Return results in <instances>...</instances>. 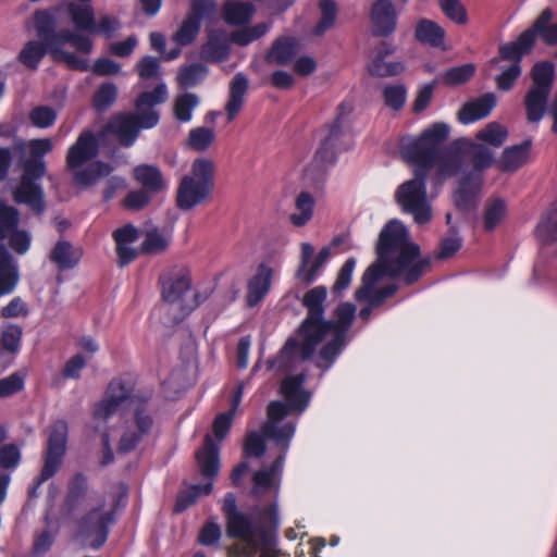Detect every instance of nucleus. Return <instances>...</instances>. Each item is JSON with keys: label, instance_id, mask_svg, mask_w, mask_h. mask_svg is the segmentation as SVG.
<instances>
[{"label": "nucleus", "instance_id": "nucleus-1", "mask_svg": "<svg viewBox=\"0 0 557 557\" xmlns=\"http://www.w3.org/2000/svg\"><path fill=\"white\" fill-rule=\"evenodd\" d=\"M377 260L363 273L361 286L356 290L357 300H367L379 307L385 300L375 289L384 277H403L407 285L417 282L430 267V258H420V247L410 242L408 231L399 220H391L381 231L376 243Z\"/></svg>", "mask_w": 557, "mask_h": 557}, {"label": "nucleus", "instance_id": "nucleus-2", "mask_svg": "<svg viewBox=\"0 0 557 557\" xmlns=\"http://www.w3.org/2000/svg\"><path fill=\"white\" fill-rule=\"evenodd\" d=\"M449 132L450 127L446 123L436 122L425 128L418 138L401 144L403 159L416 168L413 177L400 184L396 189L395 199L403 212L412 215L418 225H424L433 218L426 181L430 178L435 187H440L444 183L436 181L438 162L435 145L438 141H446Z\"/></svg>", "mask_w": 557, "mask_h": 557}, {"label": "nucleus", "instance_id": "nucleus-3", "mask_svg": "<svg viewBox=\"0 0 557 557\" xmlns=\"http://www.w3.org/2000/svg\"><path fill=\"white\" fill-rule=\"evenodd\" d=\"M221 509L226 535L243 542L231 545L227 557H255L258 553L259 557H284L276 547L274 535L278 527L276 503L257 505L245 512L238 509L236 495L230 492L225 494Z\"/></svg>", "mask_w": 557, "mask_h": 557}, {"label": "nucleus", "instance_id": "nucleus-4", "mask_svg": "<svg viewBox=\"0 0 557 557\" xmlns=\"http://www.w3.org/2000/svg\"><path fill=\"white\" fill-rule=\"evenodd\" d=\"M306 377L307 374L304 371L297 375L286 376L282 381L281 393L285 396L288 405L282 401H272L268 406V419L262 424L263 433L274 440L281 453L269 468L258 470L252 475L253 485L250 495L255 498H260L271 492L275 494L278 492L285 456L296 430L293 422L282 425L278 423L288 414L289 409L298 412L306 409L309 403V394L302 388Z\"/></svg>", "mask_w": 557, "mask_h": 557}, {"label": "nucleus", "instance_id": "nucleus-5", "mask_svg": "<svg viewBox=\"0 0 557 557\" xmlns=\"http://www.w3.org/2000/svg\"><path fill=\"white\" fill-rule=\"evenodd\" d=\"M139 131L137 114L116 115L96 135L90 131L79 134L66 154V166L73 172L75 184L87 187L112 172L110 164L95 161L101 146L106 145L109 136H114L125 147L134 145Z\"/></svg>", "mask_w": 557, "mask_h": 557}, {"label": "nucleus", "instance_id": "nucleus-6", "mask_svg": "<svg viewBox=\"0 0 557 557\" xmlns=\"http://www.w3.org/2000/svg\"><path fill=\"white\" fill-rule=\"evenodd\" d=\"M158 283L162 299L159 310L168 326L181 323L209 297L208 292L193 288L191 272L185 265L163 270Z\"/></svg>", "mask_w": 557, "mask_h": 557}, {"label": "nucleus", "instance_id": "nucleus-7", "mask_svg": "<svg viewBox=\"0 0 557 557\" xmlns=\"http://www.w3.org/2000/svg\"><path fill=\"white\" fill-rule=\"evenodd\" d=\"M28 148L32 158L24 161L21 181L13 188L12 196L16 203L25 205L34 213L41 214L46 210L45 193L36 181L46 174L42 157L53 149V144L49 138L33 139Z\"/></svg>", "mask_w": 557, "mask_h": 557}, {"label": "nucleus", "instance_id": "nucleus-8", "mask_svg": "<svg viewBox=\"0 0 557 557\" xmlns=\"http://www.w3.org/2000/svg\"><path fill=\"white\" fill-rule=\"evenodd\" d=\"M444 141L435 145L438 162L436 181L445 182L456 175L467 160L472 162L474 170L482 171L490 168L494 161L493 151L482 144L468 138H459L447 147H442Z\"/></svg>", "mask_w": 557, "mask_h": 557}, {"label": "nucleus", "instance_id": "nucleus-9", "mask_svg": "<svg viewBox=\"0 0 557 557\" xmlns=\"http://www.w3.org/2000/svg\"><path fill=\"white\" fill-rule=\"evenodd\" d=\"M215 163L209 158L194 160L190 173L182 177L176 190V206L188 211L203 203L214 188Z\"/></svg>", "mask_w": 557, "mask_h": 557}, {"label": "nucleus", "instance_id": "nucleus-10", "mask_svg": "<svg viewBox=\"0 0 557 557\" xmlns=\"http://www.w3.org/2000/svg\"><path fill=\"white\" fill-rule=\"evenodd\" d=\"M67 433L69 428L64 420H58L50 426L44 466L40 474L34 480V485L28 490L30 498L38 497L41 484L51 479L61 468L66 453Z\"/></svg>", "mask_w": 557, "mask_h": 557}, {"label": "nucleus", "instance_id": "nucleus-11", "mask_svg": "<svg viewBox=\"0 0 557 557\" xmlns=\"http://www.w3.org/2000/svg\"><path fill=\"white\" fill-rule=\"evenodd\" d=\"M301 337L299 341L296 337H289L280 354L267 361L269 370H274L280 373H290L295 371L300 363L309 360L317 346L321 343V337L310 333H298Z\"/></svg>", "mask_w": 557, "mask_h": 557}, {"label": "nucleus", "instance_id": "nucleus-12", "mask_svg": "<svg viewBox=\"0 0 557 557\" xmlns=\"http://www.w3.org/2000/svg\"><path fill=\"white\" fill-rule=\"evenodd\" d=\"M112 520V511L106 509L104 505L91 508L78 522L75 540L85 548H100L108 539Z\"/></svg>", "mask_w": 557, "mask_h": 557}, {"label": "nucleus", "instance_id": "nucleus-13", "mask_svg": "<svg viewBox=\"0 0 557 557\" xmlns=\"http://www.w3.org/2000/svg\"><path fill=\"white\" fill-rule=\"evenodd\" d=\"M524 50L519 41H512L499 47L498 55L490 61L491 67H497L500 73L495 77L497 88L503 91L510 90L521 75V60Z\"/></svg>", "mask_w": 557, "mask_h": 557}, {"label": "nucleus", "instance_id": "nucleus-14", "mask_svg": "<svg viewBox=\"0 0 557 557\" xmlns=\"http://www.w3.org/2000/svg\"><path fill=\"white\" fill-rule=\"evenodd\" d=\"M135 389V380L129 375H122L113 380L102 400L94 409V418L106 422L120 407L131 401Z\"/></svg>", "mask_w": 557, "mask_h": 557}, {"label": "nucleus", "instance_id": "nucleus-15", "mask_svg": "<svg viewBox=\"0 0 557 557\" xmlns=\"http://www.w3.org/2000/svg\"><path fill=\"white\" fill-rule=\"evenodd\" d=\"M326 288L322 285L309 289L302 298V306L308 310L307 317L298 327V333H310L321 337L322 331L327 324L324 323V301Z\"/></svg>", "mask_w": 557, "mask_h": 557}, {"label": "nucleus", "instance_id": "nucleus-16", "mask_svg": "<svg viewBox=\"0 0 557 557\" xmlns=\"http://www.w3.org/2000/svg\"><path fill=\"white\" fill-rule=\"evenodd\" d=\"M554 12L550 8L544 9L533 23L532 27L525 29L518 37L519 45L529 52L534 46L535 36L539 34L542 40L548 46L557 45V24H553Z\"/></svg>", "mask_w": 557, "mask_h": 557}, {"label": "nucleus", "instance_id": "nucleus-17", "mask_svg": "<svg viewBox=\"0 0 557 557\" xmlns=\"http://www.w3.org/2000/svg\"><path fill=\"white\" fill-rule=\"evenodd\" d=\"M169 100L165 83L160 81L151 90H141V129L152 128L160 121V107Z\"/></svg>", "mask_w": 557, "mask_h": 557}, {"label": "nucleus", "instance_id": "nucleus-18", "mask_svg": "<svg viewBox=\"0 0 557 557\" xmlns=\"http://www.w3.org/2000/svg\"><path fill=\"white\" fill-rule=\"evenodd\" d=\"M397 11L392 0H375L370 9L372 34L387 37L397 27Z\"/></svg>", "mask_w": 557, "mask_h": 557}, {"label": "nucleus", "instance_id": "nucleus-19", "mask_svg": "<svg viewBox=\"0 0 557 557\" xmlns=\"http://www.w3.org/2000/svg\"><path fill=\"white\" fill-rule=\"evenodd\" d=\"M87 478L76 473L69 482L66 497L60 508V521L65 523L72 520L83 507L87 494Z\"/></svg>", "mask_w": 557, "mask_h": 557}, {"label": "nucleus", "instance_id": "nucleus-20", "mask_svg": "<svg viewBox=\"0 0 557 557\" xmlns=\"http://www.w3.org/2000/svg\"><path fill=\"white\" fill-rule=\"evenodd\" d=\"M172 234L166 227L154 225L147 221L141 228V255L160 256L166 252L171 245Z\"/></svg>", "mask_w": 557, "mask_h": 557}, {"label": "nucleus", "instance_id": "nucleus-21", "mask_svg": "<svg viewBox=\"0 0 557 557\" xmlns=\"http://www.w3.org/2000/svg\"><path fill=\"white\" fill-rule=\"evenodd\" d=\"M395 52V48L386 41H382L375 49L368 71L370 75L376 77L396 76L404 72L405 66L399 61H386L385 59Z\"/></svg>", "mask_w": 557, "mask_h": 557}, {"label": "nucleus", "instance_id": "nucleus-22", "mask_svg": "<svg viewBox=\"0 0 557 557\" xmlns=\"http://www.w3.org/2000/svg\"><path fill=\"white\" fill-rule=\"evenodd\" d=\"M138 236L139 232L133 224H126L113 231L112 237L116 246L117 264L121 268L128 265L138 257L137 249L132 247Z\"/></svg>", "mask_w": 557, "mask_h": 557}, {"label": "nucleus", "instance_id": "nucleus-23", "mask_svg": "<svg viewBox=\"0 0 557 557\" xmlns=\"http://www.w3.org/2000/svg\"><path fill=\"white\" fill-rule=\"evenodd\" d=\"M168 188L169 182L158 166L141 164V208Z\"/></svg>", "mask_w": 557, "mask_h": 557}, {"label": "nucleus", "instance_id": "nucleus-24", "mask_svg": "<svg viewBox=\"0 0 557 557\" xmlns=\"http://www.w3.org/2000/svg\"><path fill=\"white\" fill-rule=\"evenodd\" d=\"M342 135L341 115L329 126L327 135L322 139L318 150L315 151L312 166L319 171L325 165L333 164L336 160L335 147Z\"/></svg>", "mask_w": 557, "mask_h": 557}, {"label": "nucleus", "instance_id": "nucleus-25", "mask_svg": "<svg viewBox=\"0 0 557 557\" xmlns=\"http://www.w3.org/2000/svg\"><path fill=\"white\" fill-rule=\"evenodd\" d=\"M196 461L201 475L212 480L220 470L219 446L210 434L203 440V445L196 451Z\"/></svg>", "mask_w": 557, "mask_h": 557}, {"label": "nucleus", "instance_id": "nucleus-26", "mask_svg": "<svg viewBox=\"0 0 557 557\" xmlns=\"http://www.w3.org/2000/svg\"><path fill=\"white\" fill-rule=\"evenodd\" d=\"M231 35L223 29H213L208 34V40L202 46L201 58L208 62H222L230 55Z\"/></svg>", "mask_w": 557, "mask_h": 557}, {"label": "nucleus", "instance_id": "nucleus-27", "mask_svg": "<svg viewBox=\"0 0 557 557\" xmlns=\"http://www.w3.org/2000/svg\"><path fill=\"white\" fill-rule=\"evenodd\" d=\"M300 50V41L297 38L284 35L273 41L265 59L272 64L286 65L295 59Z\"/></svg>", "mask_w": 557, "mask_h": 557}, {"label": "nucleus", "instance_id": "nucleus-28", "mask_svg": "<svg viewBox=\"0 0 557 557\" xmlns=\"http://www.w3.org/2000/svg\"><path fill=\"white\" fill-rule=\"evenodd\" d=\"M496 96L492 92L484 94L478 99L467 102L458 112V120L462 124H470L486 117L496 107Z\"/></svg>", "mask_w": 557, "mask_h": 557}, {"label": "nucleus", "instance_id": "nucleus-29", "mask_svg": "<svg viewBox=\"0 0 557 557\" xmlns=\"http://www.w3.org/2000/svg\"><path fill=\"white\" fill-rule=\"evenodd\" d=\"M249 88L248 77L242 73H236L228 85V99L225 104L227 121H233L242 111L245 103V96Z\"/></svg>", "mask_w": 557, "mask_h": 557}, {"label": "nucleus", "instance_id": "nucleus-30", "mask_svg": "<svg viewBox=\"0 0 557 557\" xmlns=\"http://www.w3.org/2000/svg\"><path fill=\"white\" fill-rule=\"evenodd\" d=\"M20 281L18 265L5 246L0 245V297L12 294Z\"/></svg>", "mask_w": 557, "mask_h": 557}, {"label": "nucleus", "instance_id": "nucleus-31", "mask_svg": "<svg viewBox=\"0 0 557 557\" xmlns=\"http://www.w3.org/2000/svg\"><path fill=\"white\" fill-rule=\"evenodd\" d=\"M356 314V307L350 302L341 304L335 309L334 320H325L327 324L324 331L321 333V342L324 339L326 334L333 333L344 338H348L347 333L354 322Z\"/></svg>", "mask_w": 557, "mask_h": 557}, {"label": "nucleus", "instance_id": "nucleus-32", "mask_svg": "<svg viewBox=\"0 0 557 557\" xmlns=\"http://www.w3.org/2000/svg\"><path fill=\"white\" fill-rule=\"evenodd\" d=\"M273 271L265 264L258 267L257 273L248 282L246 301L249 307L257 306L269 293Z\"/></svg>", "mask_w": 557, "mask_h": 557}, {"label": "nucleus", "instance_id": "nucleus-33", "mask_svg": "<svg viewBox=\"0 0 557 557\" xmlns=\"http://www.w3.org/2000/svg\"><path fill=\"white\" fill-rule=\"evenodd\" d=\"M532 148V139L528 138L519 145H513L504 149L497 164L503 172H515L524 165Z\"/></svg>", "mask_w": 557, "mask_h": 557}, {"label": "nucleus", "instance_id": "nucleus-34", "mask_svg": "<svg viewBox=\"0 0 557 557\" xmlns=\"http://www.w3.org/2000/svg\"><path fill=\"white\" fill-rule=\"evenodd\" d=\"M535 237L542 249L557 245V202L542 214L535 227Z\"/></svg>", "mask_w": 557, "mask_h": 557}, {"label": "nucleus", "instance_id": "nucleus-35", "mask_svg": "<svg viewBox=\"0 0 557 557\" xmlns=\"http://www.w3.org/2000/svg\"><path fill=\"white\" fill-rule=\"evenodd\" d=\"M255 12V5L248 1L227 0L222 7L224 22L233 26L248 24L253 17Z\"/></svg>", "mask_w": 557, "mask_h": 557}, {"label": "nucleus", "instance_id": "nucleus-36", "mask_svg": "<svg viewBox=\"0 0 557 557\" xmlns=\"http://www.w3.org/2000/svg\"><path fill=\"white\" fill-rule=\"evenodd\" d=\"M82 256L83 251L79 248L74 247L70 242L60 240L51 250L50 260L63 271L76 267Z\"/></svg>", "mask_w": 557, "mask_h": 557}, {"label": "nucleus", "instance_id": "nucleus-37", "mask_svg": "<svg viewBox=\"0 0 557 557\" xmlns=\"http://www.w3.org/2000/svg\"><path fill=\"white\" fill-rule=\"evenodd\" d=\"M91 0H76L69 4L72 22L78 30L96 32L94 10L89 4Z\"/></svg>", "mask_w": 557, "mask_h": 557}, {"label": "nucleus", "instance_id": "nucleus-38", "mask_svg": "<svg viewBox=\"0 0 557 557\" xmlns=\"http://www.w3.org/2000/svg\"><path fill=\"white\" fill-rule=\"evenodd\" d=\"M550 92L530 88L524 96L527 120L530 123H539L545 112H548L547 102Z\"/></svg>", "mask_w": 557, "mask_h": 557}, {"label": "nucleus", "instance_id": "nucleus-39", "mask_svg": "<svg viewBox=\"0 0 557 557\" xmlns=\"http://www.w3.org/2000/svg\"><path fill=\"white\" fill-rule=\"evenodd\" d=\"M416 39L434 48H440L444 45L445 29L436 22L421 18L416 26Z\"/></svg>", "mask_w": 557, "mask_h": 557}, {"label": "nucleus", "instance_id": "nucleus-40", "mask_svg": "<svg viewBox=\"0 0 557 557\" xmlns=\"http://www.w3.org/2000/svg\"><path fill=\"white\" fill-rule=\"evenodd\" d=\"M481 181L476 174H468L459 182L455 193V203L459 209L469 210L472 208L474 198L480 190Z\"/></svg>", "mask_w": 557, "mask_h": 557}, {"label": "nucleus", "instance_id": "nucleus-41", "mask_svg": "<svg viewBox=\"0 0 557 557\" xmlns=\"http://www.w3.org/2000/svg\"><path fill=\"white\" fill-rule=\"evenodd\" d=\"M193 21L199 23H214L219 16V4L216 0H190L186 14Z\"/></svg>", "mask_w": 557, "mask_h": 557}, {"label": "nucleus", "instance_id": "nucleus-42", "mask_svg": "<svg viewBox=\"0 0 557 557\" xmlns=\"http://www.w3.org/2000/svg\"><path fill=\"white\" fill-rule=\"evenodd\" d=\"M347 343L348 338L333 334V338L329 341L319 351L315 366L323 371L329 370Z\"/></svg>", "mask_w": 557, "mask_h": 557}, {"label": "nucleus", "instance_id": "nucleus-43", "mask_svg": "<svg viewBox=\"0 0 557 557\" xmlns=\"http://www.w3.org/2000/svg\"><path fill=\"white\" fill-rule=\"evenodd\" d=\"M507 216V203L502 198L488 199L484 207L483 226L487 232L494 231Z\"/></svg>", "mask_w": 557, "mask_h": 557}, {"label": "nucleus", "instance_id": "nucleus-44", "mask_svg": "<svg viewBox=\"0 0 557 557\" xmlns=\"http://www.w3.org/2000/svg\"><path fill=\"white\" fill-rule=\"evenodd\" d=\"M212 490H213L212 482H208L203 485L195 484V485L189 486L188 488L182 491L177 495L174 511L183 512L188 507L194 505L201 495H209L212 492Z\"/></svg>", "mask_w": 557, "mask_h": 557}, {"label": "nucleus", "instance_id": "nucleus-45", "mask_svg": "<svg viewBox=\"0 0 557 557\" xmlns=\"http://www.w3.org/2000/svg\"><path fill=\"white\" fill-rule=\"evenodd\" d=\"M531 76L533 85L530 88L550 92L555 76L554 64L548 61L534 64Z\"/></svg>", "mask_w": 557, "mask_h": 557}, {"label": "nucleus", "instance_id": "nucleus-46", "mask_svg": "<svg viewBox=\"0 0 557 557\" xmlns=\"http://www.w3.org/2000/svg\"><path fill=\"white\" fill-rule=\"evenodd\" d=\"M270 26L269 23L261 22L253 26L234 30L231 33V41L240 47H245L264 36L269 32Z\"/></svg>", "mask_w": 557, "mask_h": 557}, {"label": "nucleus", "instance_id": "nucleus-47", "mask_svg": "<svg viewBox=\"0 0 557 557\" xmlns=\"http://www.w3.org/2000/svg\"><path fill=\"white\" fill-rule=\"evenodd\" d=\"M208 74V69L202 63H193L183 66L177 75L180 86L189 88L198 85L205 79Z\"/></svg>", "mask_w": 557, "mask_h": 557}, {"label": "nucleus", "instance_id": "nucleus-48", "mask_svg": "<svg viewBox=\"0 0 557 557\" xmlns=\"http://www.w3.org/2000/svg\"><path fill=\"white\" fill-rule=\"evenodd\" d=\"M507 136V128L497 122H490L476 134V138L479 140L487 143L496 148L500 147L505 143Z\"/></svg>", "mask_w": 557, "mask_h": 557}, {"label": "nucleus", "instance_id": "nucleus-49", "mask_svg": "<svg viewBox=\"0 0 557 557\" xmlns=\"http://www.w3.org/2000/svg\"><path fill=\"white\" fill-rule=\"evenodd\" d=\"M314 199L309 193H301L296 198V209L299 213H293L290 221L296 226H304L313 214Z\"/></svg>", "mask_w": 557, "mask_h": 557}, {"label": "nucleus", "instance_id": "nucleus-50", "mask_svg": "<svg viewBox=\"0 0 557 557\" xmlns=\"http://www.w3.org/2000/svg\"><path fill=\"white\" fill-rule=\"evenodd\" d=\"M199 104L195 94L186 92L176 97L174 101V115L181 122L191 120L194 109Z\"/></svg>", "mask_w": 557, "mask_h": 557}, {"label": "nucleus", "instance_id": "nucleus-51", "mask_svg": "<svg viewBox=\"0 0 557 557\" xmlns=\"http://www.w3.org/2000/svg\"><path fill=\"white\" fill-rule=\"evenodd\" d=\"M265 438L271 440V437L267 436L263 433V429L261 428L260 432L251 431L246 435L244 443V454L246 457H255L260 458L264 455L267 446ZM274 442V440L272 438Z\"/></svg>", "mask_w": 557, "mask_h": 557}, {"label": "nucleus", "instance_id": "nucleus-52", "mask_svg": "<svg viewBox=\"0 0 557 557\" xmlns=\"http://www.w3.org/2000/svg\"><path fill=\"white\" fill-rule=\"evenodd\" d=\"M319 8L321 18L313 29V34L317 36H321L330 29L334 25L337 15L336 3L333 0H320Z\"/></svg>", "mask_w": 557, "mask_h": 557}, {"label": "nucleus", "instance_id": "nucleus-53", "mask_svg": "<svg viewBox=\"0 0 557 557\" xmlns=\"http://www.w3.org/2000/svg\"><path fill=\"white\" fill-rule=\"evenodd\" d=\"M200 29V24L186 15L178 29L173 34L172 40L178 46H188L197 38Z\"/></svg>", "mask_w": 557, "mask_h": 557}, {"label": "nucleus", "instance_id": "nucleus-54", "mask_svg": "<svg viewBox=\"0 0 557 557\" xmlns=\"http://www.w3.org/2000/svg\"><path fill=\"white\" fill-rule=\"evenodd\" d=\"M47 48L42 41H28L20 52V61L29 69H36L45 57Z\"/></svg>", "mask_w": 557, "mask_h": 557}, {"label": "nucleus", "instance_id": "nucleus-55", "mask_svg": "<svg viewBox=\"0 0 557 557\" xmlns=\"http://www.w3.org/2000/svg\"><path fill=\"white\" fill-rule=\"evenodd\" d=\"M474 73L475 66L472 63H467L447 70L441 79L445 85L457 86L468 82Z\"/></svg>", "mask_w": 557, "mask_h": 557}, {"label": "nucleus", "instance_id": "nucleus-56", "mask_svg": "<svg viewBox=\"0 0 557 557\" xmlns=\"http://www.w3.org/2000/svg\"><path fill=\"white\" fill-rule=\"evenodd\" d=\"M189 146L199 152L206 151L215 140V133L213 129L208 127H196L190 129L189 136Z\"/></svg>", "mask_w": 557, "mask_h": 557}, {"label": "nucleus", "instance_id": "nucleus-57", "mask_svg": "<svg viewBox=\"0 0 557 557\" xmlns=\"http://www.w3.org/2000/svg\"><path fill=\"white\" fill-rule=\"evenodd\" d=\"M20 213L17 209L3 205L0 208V239H7L10 233L17 230Z\"/></svg>", "mask_w": 557, "mask_h": 557}, {"label": "nucleus", "instance_id": "nucleus-58", "mask_svg": "<svg viewBox=\"0 0 557 557\" xmlns=\"http://www.w3.org/2000/svg\"><path fill=\"white\" fill-rule=\"evenodd\" d=\"M438 5L444 15L454 23L465 25L468 22L466 8L460 0H438Z\"/></svg>", "mask_w": 557, "mask_h": 557}, {"label": "nucleus", "instance_id": "nucleus-59", "mask_svg": "<svg viewBox=\"0 0 557 557\" xmlns=\"http://www.w3.org/2000/svg\"><path fill=\"white\" fill-rule=\"evenodd\" d=\"M139 438V409L134 412V421L122 434L119 443V451L128 453L133 450Z\"/></svg>", "mask_w": 557, "mask_h": 557}, {"label": "nucleus", "instance_id": "nucleus-60", "mask_svg": "<svg viewBox=\"0 0 557 557\" xmlns=\"http://www.w3.org/2000/svg\"><path fill=\"white\" fill-rule=\"evenodd\" d=\"M407 91L403 85H388L383 89L384 102L393 110H400L406 102Z\"/></svg>", "mask_w": 557, "mask_h": 557}, {"label": "nucleus", "instance_id": "nucleus-61", "mask_svg": "<svg viewBox=\"0 0 557 557\" xmlns=\"http://www.w3.org/2000/svg\"><path fill=\"white\" fill-rule=\"evenodd\" d=\"M21 458V448L16 444H5L0 448V467L2 469H15L20 465Z\"/></svg>", "mask_w": 557, "mask_h": 557}, {"label": "nucleus", "instance_id": "nucleus-62", "mask_svg": "<svg viewBox=\"0 0 557 557\" xmlns=\"http://www.w3.org/2000/svg\"><path fill=\"white\" fill-rule=\"evenodd\" d=\"M116 87L113 84H102L94 97V106L98 111L107 110L115 100Z\"/></svg>", "mask_w": 557, "mask_h": 557}, {"label": "nucleus", "instance_id": "nucleus-63", "mask_svg": "<svg viewBox=\"0 0 557 557\" xmlns=\"http://www.w3.org/2000/svg\"><path fill=\"white\" fill-rule=\"evenodd\" d=\"M188 385L187 372L184 367L175 368L166 380L163 382L165 391L173 392L174 394L181 393Z\"/></svg>", "mask_w": 557, "mask_h": 557}, {"label": "nucleus", "instance_id": "nucleus-64", "mask_svg": "<svg viewBox=\"0 0 557 557\" xmlns=\"http://www.w3.org/2000/svg\"><path fill=\"white\" fill-rule=\"evenodd\" d=\"M356 267V259L349 258L341 268L336 281L332 287L334 294H342L350 284L354 269Z\"/></svg>", "mask_w": 557, "mask_h": 557}]
</instances>
